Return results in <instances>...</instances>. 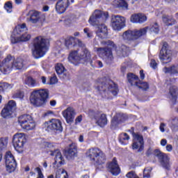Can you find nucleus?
Listing matches in <instances>:
<instances>
[{
	"label": "nucleus",
	"mask_w": 178,
	"mask_h": 178,
	"mask_svg": "<svg viewBox=\"0 0 178 178\" xmlns=\"http://www.w3.org/2000/svg\"><path fill=\"white\" fill-rule=\"evenodd\" d=\"M97 91H101L102 98L106 99H112V95L116 97L118 95V86L113 83L109 78H104L101 83H97Z\"/></svg>",
	"instance_id": "nucleus-1"
},
{
	"label": "nucleus",
	"mask_w": 178,
	"mask_h": 178,
	"mask_svg": "<svg viewBox=\"0 0 178 178\" xmlns=\"http://www.w3.org/2000/svg\"><path fill=\"white\" fill-rule=\"evenodd\" d=\"M149 30L152 33L158 34L159 33V26L158 24L154 23L150 27L143 28L140 30H128L123 33L122 38L126 41H134V40H138L140 37L147 34V30Z\"/></svg>",
	"instance_id": "nucleus-2"
},
{
	"label": "nucleus",
	"mask_w": 178,
	"mask_h": 178,
	"mask_svg": "<svg viewBox=\"0 0 178 178\" xmlns=\"http://www.w3.org/2000/svg\"><path fill=\"white\" fill-rule=\"evenodd\" d=\"M32 44L33 47L32 55L35 59H40L47 54L48 45H49V40L42 36H38L34 38Z\"/></svg>",
	"instance_id": "nucleus-3"
},
{
	"label": "nucleus",
	"mask_w": 178,
	"mask_h": 178,
	"mask_svg": "<svg viewBox=\"0 0 178 178\" xmlns=\"http://www.w3.org/2000/svg\"><path fill=\"white\" fill-rule=\"evenodd\" d=\"M68 60L72 65H79V62L81 63H90L92 66V60H91V53L86 48L82 49L81 53L79 54L77 51H72L70 53Z\"/></svg>",
	"instance_id": "nucleus-4"
},
{
	"label": "nucleus",
	"mask_w": 178,
	"mask_h": 178,
	"mask_svg": "<svg viewBox=\"0 0 178 178\" xmlns=\"http://www.w3.org/2000/svg\"><path fill=\"white\" fill-rule=\"evenodd\" d=\"M23 59L18 58L15 60L13 57L9 55L2 63H0V70L3 74H9L12 69L20 70L23 69Z\"/></svg>",
	"instance_id": "nucleus-5"
},
{
	"label": "nucleus",
	"mask_w": 178,
	"mask_h": 178,
	"mask_svg": "<svg viewBox=\"0 0 178 178\" xmlns=\"http://www.w3.org/2000/svg\"><path fill=\"white\" fill-rule=\"evenodd\" d=\"M49 97V90L48 89L35 90L31 94L30 102L33 106H45Z\"/></svg>",
	"instance_id": "nucleus-6"
},
{
	"label": "nucleus",
	"mask_w": 178,
	"mask_h": 178,
	"mask_svg": "<svg viewBox=\"0 0 178 178\" xmlns=\"http://www.w3.org/2000/svg\"><path fill=\"white\" fill-rule=\"evenodd\" d=\"M28 29L26 24H18L15 26L13 32L11 34V42L12 44H16L17 42H26L30 40L31 35L26 33Z\"/></svg>",
	"instance_id": "nucleus-7"
},
{
	"label": "nucleus",
	"mask_w": 178,
	"mask_h": 178,
	"mask_svg": "<svg viewBox=\"0 0 178 178\" xmlns=\"http://www.w3.org/2000/svg\"><path fill=\"white\" fill-rule=\"evenodd\" d=\"M103 45H106V47H96L95 49L99 58L105 60L106 63H111L113 60V54L111 48H115L116 45L113 42L108 40L106 42H102Z\"/></svg>",
	"instance_id": "nucleus-8"
},
{
	"label": "nucleus",
	"mask_w": 178,
	"mask_h": 178,
	"mask_svg": "<svg viewBox=\"0 0 178 178\" xmlns=\"http://www.w3.org/2000/svg\"><path fill=\"white\" fill-rule=\"evenodd\" d=\"M86 155L96 166L104 165L106 161V156H105L103 151L98 148L89 149Z\"/></svg>",
	"instance_id": "nucleus-9"
},
{
	"label": "nucleus",
	"mask_w": 178,
	"mask_h": 178,
	"mask_svg": "<svg viewBox=\"0 0 178 178\" xmlns=\"http://www.w3.org/2000/svg\"><path fill=\"white\" fill-rule=\"evenodd\" d=\"M27 143V137L24 133H17L13 136V145L15 149L20 154L23 152V147Z\"/></svg>",
	"instance_id": "nucleus-10"
},
{
	"label": "nucleus",
	"mask_w": 178,
	"mask_h": 178,
	"mask_svg": "<svg viewBox=\"0 0 178 178\" xmlns=\"http://www.w3.org/2000/svg\"><path fill=\"white\" fill-rule=\"evenodd\" d=\"M18 123L24 130L30 131L35 129V122L30 115L25 114L19 116Z\"/></svg>",
	"instance_id": "nucleus-11"
},
{
	"label": "nucleus",
	"mask_w": 178,
	"mask_h": 178,
	"mask_svg": "<svg viewBox=\"0 0 178 178\" xmlns=\"http://www.w3.org/2000/svg\"><path fill=\"white\" fill-rule=\"evenodd\" d=\"M172 50L169 49V44H168V42H164L159 54V59L161 63L166 64L172 62Z\"/></svg>",
	"instance_id": "nucleus-12"
},
{
	"label": "nucleus",
	"mask_w": 178,
	"mask_h": 178,
	"mask_svg": "<svg viewBox=\"0 0 178 178\" xmlns=\"http://www.w3.org/2000/svg\"><path fill=\"white\" fill-rule=\"evenodd\" d=\"M154 154L155 156L158 157V159L160 161L161 166L163 168V169H165L166 170H170V166H172L170 157L158 149L154 151Z\"/></svg>",
	"instance_id": "nucleus-13"
},
{
	"label": "nucleus",
	"mask_w": 178,
	"mask_h": 178,
	"mask_svg": "<svg viewBox=\"0 0 178 178\" xmlns=\"http://www.w3.org/2000/svg\"><path fill=\"white\" fill-rule=\"evenodd\" d=\"M44 129L47 131H63L62 121L58 119H51L49 122H46L43 124Z\"/></svg>",
	"instance_id": "nucleus-14"
},
{
	"label": "nucleus",
	"mask_w": 178,
	"mask_h": 178,
	"mask_svg": "<svg viewBox=\"0 0 178 178\" xmlns=\"http://www.w3.org/2000/svg\"><path fill=\"white\" fill-rule=\"evenodd\" d=\"M28 22L31 23H44L47 22L45 14H42L37 10H30L28 13Z\"/></svg>",
	"instance_id": "nucleus-15"
},
{
	"label": "nucleus",
	"mask_w": 178,
	"mask_h": 178,
	"mask_svg": "<svg viewBox=\"0 0 178 178\" xmlns=\"http://www.w3.org/2000/svg\"><path fill=\"white\" fill-rule=\"evenodd\" d=\"M5 162L6 170L8 173H12L16 170V166H17V163H16L15 156H13V154H12L10 152H7L6 153Z\"/></svg>",
	"instance_id": "nucleus-16"
},
{
	"label": "nucleus",
	"mask_w": 178,
	"mask_h": 178,
	"mask_svg": "<svg viewBox=\"0 0 178 178\" xmlns=\"http://www.w3.org/2000/svg\"><path fill=\"white\" fill-rule=\"evenodd\" d=\"M17 109L16 102L13 100H10L7 104L5 105L4 108L2 109L1 115L2 118H11L12 115L15 113Z\"/></svg>",
	"instance_id": "nucleus-17"
},
{
	"label": "nucleus",
	"mask_w": 178,
	"mask_h": 178,
	"mask_svg": "<svg viewBox=\"0 0 178 178\" xmlns=\"http://www.w3.org/2000/svg\"><path fill=\"white\" fill-rule=\"evenodd\" d=\"M109 17V14L108 12H103L99 10H95L92 16L89 19V22L97 23L103 20V22H106V19Z\"/></svg>",
	"instance_id": "nucleus-18"
},
{
	"label": "nucleus",
	"mask_w": 178,
	"mask_h": 178,
	"mask_svg": "<svg viewBox=\"0 0 178 178\" xmlns=\"http://www.w3.org/2000/svg\"><path fill=\"white\" fill-rule=\"evenodd\" d=\"M89 116H92L94 119L96 120V123L100 127H104V126L106 125L108 123V120L106 119V115L105 114H100L98 112L94 113L92 110L89 111Z\"/></svg>",
	"instance_id": "nucleus-19"
},
{
	"label": "nucleus",
	"mask_w": 178,
	"mask_h": 178,
	"mask_svg": "<svg viewBox=\"0 0 178 178\" xmlns=\"http://www.w3.org/2000/svg\"><path fill=\"white\" fill-rule=\"evenodd\" d=\"M134 143L132 144V149H138V152H141L144 149V138L143 136L135 134H134Z\"/></svg>",
	"instance_id": "nucleus-20"
},
{
	"label": "nucleus",
	"mask_w": 178,
	"mask_h": 178,
	"mask_svg": "<svg viewBox=\"0 0 178 178\" xmlns=\"http://www.w3.org/2000/svg\"><path fill=\"white\" fill-rule=\"evenodd\" d=\"M62 115L67 123H73L74 116H76V111H74L73 107H68L62 112Z\"/></svg>",
	"instance_id": "nucleus-21"
},
{
	"label": "nucleus",
	"mask_w": 178,
	"mask_h": 178,
	"mask_svg": "<svg viewBox=\"0 0 178 178\" xmlns=\"http://www.w3.org/2000/svg\"><path fill=\"white\" fill-rule=\"evenodd\" d=\"M51 156H55V165L58 166H61V165L65 164V159H63V156H62V153L59 149L51 150L50 152Z\"/></svg>",
	"instance_id": "nucleus-22"
},
{
	"label": "nucleus",
	"mask_w": 178,
	"mask_h": 178,
	"mask_svg": "<svg viewBox=\"0 0 178 178\" xmlns=\"http://www.w3.org/2000/svg\"><path fill=\"white\" fill-rule=\"evenodd\" d=\"M56 72L62 80H69V73L66 72V69H65V67L61 63H58L56 67Z\"/></svg>",
	"instance_id": "nucleus-23"
},
{
	"label": "nucleus",
	"mask_w": 178,
	"mask_h": 178,
	"mask_svg": "<svg viewBox=\"0 0 178 178\" xmlns=\"http://www.w3.org/2000/svg\"><path fill=\"white\" fill-rule=\"evenodd\" d=\"M108 170L111 172L113 176H118L120 174V168H119L116 158H113V161L108 163Z\"/></svg>",
	"instance_id": "nucleus-24"
},
{
	"label": "nucleus",
	"mask_w": 178,
	"mask_h": 178,
	"mask_svg": "<svg viewBox=\"0 0 178 178\" xmlns=\"http://www.w3.org/2000/svg\"><path fill=\"white\" fill-rule=\"evenodd\" d=\"M69 8V0H58L56 3V10L60 15L65 13L66 9Z\"/></svg>",
	"instance_id": "nucleus-25"
},
{
	"label": "nucleus",
	"mask_w": 178,
	"mask_h": 178,
	"mask_svg": "<svg viewBox=\"0 0 178 178\" xmlns=\"http://www.w3.org/2000/svg\"><path fill=\"white\" fill-rule=\"evenodd\" d=\"M147 19V15L143 13L132 14L130 17L131 23H145Z\"/></svg>",
	"instance_id": "nucleus-26"
},
{
	"label": "nucleus",
	"mask_w": 178,
	"mask_h": 178,
	"mask_svg": "<svg viewBox=\"0 0 178 178\" xmlns=\"http://www.w3.org/2000/svg\"><path fill=\"white\" fill-rule=\"evenodd\" d=\"M77 154V147L74 143L70 145V147L65 150V158L70 161V159H73L76 156Z\"/></svg>",
	"instance_id": "nucleus-27"
},
{
	"label": "nucleus",
	"mask_w": 178,
	"mask_h": 178,
	"mask_svg": "<svg viewBox=\"0 0 178 178\" xmlns=\"http://www.w3.org/2000/svg\"><path fill=\"white\" fill-rule=\"evenodd\" d=\"M126 119H127V115L122 113H116V115L112 119L111 126H113V127H116L118 124L122 123V122H124Z\"/></svg>",
	"instance_id": "nucleus-28"
},
{
	"label": "nucleus",
	"mask_w": 178,
	"mask_h": 178,
	"mask_svg": "<svg viewBox=\"0 0 178 178\" xmlns=\"http://www.w3.org/2000/svg\"><path fill=\"white\" fill-rule=\"evenodd\" d=\"M92 26L95 27L97 34H99V33L106 34L108 33V28L105 24H92Z\"/></svg>",
	"instance_id": "nucleus-29"
},
{
	"label": "nucleus",
	"mask_w": 178,
	"mask_h": 178,
	"mask_svg": "<svg viewBox=\"0 0 178 178\" xmlns=\"http://www.w3.org/2000/svg\"><path fill=\"white\" fill-rule=\"evenodd\" d=\"M178 90L176 86H171L170 88V99L171 100L172 104H176L177 99Z\"/></svg>",
	"instance_id": "nucleus-30"
},
{
	"label": "nucleus",
	"mask_w": 178,
	"mask_h": 178,
	"mask_svg": "<svg viewBox=\"0 0 178 178\" xmlns=\"http://www.w3.org/2000/svg\"><path fill=\"white\" fill-rule=\"evenodd\" d=\"M168 124L172 131H178V117H172L168 120Z\"/></svg>",
	"instance_id": "nucleus-31"
},
{
	"label": "nucleus",
	"mask_w": 178,
	"mask_h": 178,
	"mask_svg": "<svg viewBox=\"0 0 178 178\" xmlns=\"http://www.w3.org/2000/svg\"><path fill=\"white\" fill-rule=\"evenodd\" d=\"M8 147V138H0V162L2 161V151H5Z\"/></svg>",
	"instance_id": "nucleus-32"
},
{
	"label": "nucleus",
	"mask_w": 178,
	"mask_h": 178,
	"mask_svg": "<svg viewBox=\"0 0 178 178\" xmlns=\"http://www.w3.org/2000/svg\"><path fill=\"white\" fill-rule=\"evenodd\" d=\"M164 73H168L169 74H178V65H172L170 67H165L163 68Z\"/></svg>",
	"instance_id": "nucleus-33"
},
{
	"label": "nucleus",
	"mask_w": 178,
	"mask_h": 178,
	"mask_svg": "<svg viewBox=\"0 0 178 178\" xmlns=\"http://www.w3.org/2000/svg\"><path fill=\"white\" fill-rule=\"evenodd\" d=\"M127 80L128 82L131 83V86H136L138 83V81H140V80H138V76L134 75L132 73H129L127 74Z\"/></svg>",
	"instance_id": "nucleus-34"
},
{
	"label": "nucleus",
	"mask_w": 178,
	"mask_h": 178,
	"mask_svg": "<svg viewBox=\"0 0 178 178\" xmlns=\"http://www.w3.org/2000/svg\"><path fill=\"white\" fill-rule=\"evenodd\" d=\"M113 5L116 6L117 8H122V9H127L129 8V5L126 0H114L113 1Z\"/></svg>",
	"instance_id": "nucleus-35"
},
{
	"label": "nucleus",
	"mask_w": 178,
	"mask_h": 178,
	"mask_svg": "<svg viewBox=\"0 0 178 178\" xmlns=\"http://www.w3.org/2000/svg\"><path fill=\"white\" fill-rule=\"evenodd\" d=\"M111 23H126V18L121 15L111 16Z\"/></svg>",
	"instance_id": "nucleus-36"
},
{
	"label": "nucleus",
	"mask_w": 178,
	"mask_h": 178,
	"mask_svg": "<svg viewBox=\"0 0 178 178\" xmlns=\"http://www.w3.org/2000/svg\"><path fill=\"white\" fill-rule=\"evenodd\" d=\"M129 140L130 136L127 133H122L119 136V141L122 145H127Z\"/></svg>",
	"instance_id": "nucleus-37"
},
{
	"label": "nucleus",
	"mask_w": 178,
	"mask_h": 178,
	"mask_svg": "<svg viewBox=\"0 0 178 178\" xmlns=\"http://www.w3.org/2000/svg\"><path fill=\"white\" fill-rule=\"evenodd\" d=\"M76 38L74 37H70L65 40V44L66 48H72V47H74L76 45Z\"/></svg>",
	"instance_id": "nucleus-38"
},
{
	"label": "nucleus",
	"mask_w": 178,
	"mask_h": 178,
	"mask_svg": "<svg viewBox=\"0 0 178 178\" xmlns=\"http://www.w3.org/2000/svg\"><path fill=\"white\" fill-rule=\"evenodd\" d=\"M111 27L114 31H120L122 29H124V27H126V24L123 23H112Z\"/></svg>",
	"instance_id": "nucleus-39"
},
{
	"label": "nucleus",
	"mask_w": 178,
	"mask_h": 178,
	"mask_svg": "<svg viewBox=\"0 0 178 178\" xmlns=\"http://www.w3.org/2000/svg\"><path fill=\"white\" fill-rule=\"evenodd\" d=\"M136 87H138L142 91H147L149 88L148 83L143 82L141 81H138V83H136Z\"/></svg>",
	"instance_id": "nucleus-40"
},
{
	"label": "nucleus",
	"mask_w": 178,
	"mask_h": 178,
	"mask_svg": "<svg viewBox=\"0 0 178 178\" xmlns=\"http://www.w3.org/2000/svg\"><path fill=\"white\" fill-rule=\"evenodd\" d=\"M120 51L122 54V56H127L130 53V49H129V47L124 44H122L121 47H120Z\"/></svg>",
	"instance_id": "nucleus-41"
},
{
	"label": "nucleus",
	"mask_w": 178,
	"mask_h": 178,
	"mask_svg": "<svg viewBox=\"0 0 178 178\" xmlns=\"http://www.w3.org/2000/svg\"><path fill=\"white\" fill-rule=\"evenodd\" d=\"M162 20L163 23H175V22H176V20L173 19V17H172V15H163Z\"/></svg>",
	"instance_id": "nucleus-42"
},
{
	"label": "nucleus",
	"mask_w": 178,
	"mask_h": 178,
	"mask_svg": "<svg viewBox=\"0 0 178 178\" xmlns=\"http://www.w3.org/2000/svg\"><path fill=\"white\" fill-rule=\"evenodd\" d=\"M56 178H67V172L63 170H58L56 172Z\"/></svg>",
	"instance_id": "nucleus-43"
},
{
	"label": "nucleus",
	"mask_w": 178,
	"mask_h": 178,
	"mask_svg": "<svg viewBox=\"0 0 178 178\" xmlns=\"http://www.w3.org/2000/svg\"><path fill=\"white\" fill-rule=\"evenodd\" d=\"M25 83L29 87H34L35 86V80L31 76H28L25 80Z\"/></svg>",
	"instance_id": "nucleus-44"
},
{
	"label": "nucleus",
	"mask_w": 178,
	"mask_h": 178,
	"mask_svg": "<svg viewBox=\"0 0 178 178\" xmlns=\"http://www.w3.org/2000/svg\"><path fill=\"white\" fill-rule=\"evenodd\" d=\"M8 88H12L9 83L5 82L0 83V92H3V91L8 90Z\"/></svg>",
	"instance_id": "nucleus-45"
},
{
	"label": "nucleus",
	"mask_w": 178,
	"mask_h": 178,
	"mask_svg": "<svg viewBox=\"0 0 178 178\" xmlns=\"http://www.w3.org/2000/svg\"><path fill=\"white\" fill-rule=\"evenodd\" d=\"M151 172H152V168L147 167L143 170V177L149 178L151 177Z\"/></svg>",
	"instance_id": "nucleus-46"
},
{
	"label": "nucleus",
	"mask_w": 178,
	"mask_h": 178,
	"mask_svg": "<svg viewBox=\"0 0 178 178\" xmlns=\"http://www.w3.org/2000/svg\"><path fill=\"white\" fill-rule=\"evenodd\" d=\"M13 7L12 6V3L10 1H7L4 4V9H6L8 13H12V9Z\"/></svg>",
	"instance_id": "nucleus-47"
},
{
	"label": "nucleus",
	"mask_w": 178,
	"mask_h": 178,
	"mask_svg": "<svg viewBox=\"0 0 178 178\" xmlns=\"http://www.w3.org/2000/svg\"><path fill=\"white\" fill-rule=\"evenodd\" d=\"M83 33H84V34H86L87 38H92V37H93V33H92V31H91L90 30V29H88V28H85V29H83Z\"/></svg>",
	"instance_id": "nucleus-48"
},
{
	"label": "nucleus",
	"mask_w": 178,
	"mask_h": 178,
	"mask_svg": "<svg viewBox=\"0 0 178 178\" xmlns=\"http://www.w3.org/2000/svg\"><path fill=\"white\" fill-rule=\"evenodd\" d=\"M24 97V93L21 91H18L13 95V98H19V99H23Z\"/></svg>",
	"instance_id": "nucleus-49"
},
{
	"label": "nucleus",
	"mask_w": 178,
	"mask_h": 178,
	"mask_svg": "<svg viewBox=\"0 0 178 178\" xmlns=\"http://www.w3.org/2000/svg\"><path fill=\"white\" fill-rule=\"evenodd\" d=\"M137 177V175H136V172L131 171L127 174V178H136Z\"/></svg>",
	"instance_id": "nucleus-50"
},
{
	"label": "nucleus",
	"mask_w": 178,
	"mask_h": 178,
	"mask_svg": "<svg viewBox=\"0 0 178 178\" xmlns=\"http://www.w3.org/2000/svg\"><path fill=\"white\" fill-rule=\"evenodd\" d=\"M76 44L77 42L79 47H81V48H83V49H84V47H86V44L80 40L76 38Z\"/></svg>",
	"instance_id": "nucleus-51"
},
{
	"label": "nucleus",
	"mask_w": 178,
	"mask_h": 178,
	"mask_svg": "<svg viewBox=\"0 0 178 178\" xmlns=\"http://www.w3.org/2000/svg\"><path fill=\"white\" fill-rule=\"evenodd\" d=\"M56 83H58V78L56 77V76H53L50 79V84H56Z\"/></svg>",
	"instance_id": "nucleus-52"
},
{
	"label": "nucleus",
	"mask_w": 178,
	"mask_h": 178,
	"mask_svg": "<svg viewBox=\"0 0 178 178\" xmlns=\"http://www.w3.org/2000/svg\"><path fill=\"white\" fill-rule=\"evenodd\" d=\"M150 66L151 67H152V69H156L158 63H156V61H155V60H152L150 62Z\"/></svg>",
	"instance_id": "nucleus-53"
},
{
	"label": "nucleus",
	"mask_w": 178,
	"mask_h": 178,
	"mask_svg": "<svg viewBox=\"0 0 178 178\" xmlns=\"http://www.w3.org/2000/svg\"><path fill=\"white\" fill-rule=\"evenodd\" d=\"M165 127H166V124L161 122L159 127L161 133H165Z\"/></svg>",
	"instance_id": "nucleus-54"
},
{
	"label": "nucleus",
	"mask_w": 178,
	"mask_h": 178,
	"mask_svg": "<svg viewBox=\"0 0 178 178\" xmlns=\"http://www.w3.org/2000/svg\"><path fill=\"white\" fill-rule=\"evenodd\" d=\"M81 120H83V116L79 115L75 119V124H77V123H81Z\"/></svg>",
	"instance_id": "nucleus-55"
},
{
	"label": "nucleus",
	"mask_w": 178,
	"mask_h": 178,
	"mask_svg": "<svg viewBox=\"0 0 178 178\" xmlns=\"http://www.w3.org/2000/svg\"><path fill=\"white\" fill-rule=\"evenodd\" d=\"M165 149L166 151H168V152H172V151L173 150V146H172V145H167L165 147Z\"/></svg>",
	"instance_id": "nucleus-56"
},
{
	"label": "nucleus",
	"mask_w": 178,
	"mask_h": 178,
	"mask_svg": "<svg viewBox=\"0 0 178 178\" xmlns=\"http://www.w3.org/2000/svg\"><path fill=\"white\" fill-rule=\"evenodd\" d=\"M162 147H165V145H166V144H168V140L166 139H162L161 140V143H160Z\"/></svg>",
	"instance_id": "nucleus-57"
},
{
	"label": "nucleus",
	"mask_w": 178,
	"mask_h": 178,
	"mask_svg": "<svg viewBox=\"0 0 178 178\" xmlns=\"http://www.w3.org/2000/svg\"><path fill=\"white\" fill-rule=\"evenodd\" d=\"M140 75L141 80H144V79H145V74H144V70H142L140 71Z\"/></svg>",
	"instance_id": "nucleus-58"
},
{
	"label": "nucleus",
	"mask_w": 178,
	"mask_h": 178,
	"mask_svg": "<svg viewBox=\"0 0 178 178\" xmlns=\"http://www.w3.org/2000/svg\"><path fill=\"white\" fill-rule=\"evenodd\" d=\"M41 80L43 84H47V78L45 76H42Z\"/></svg>",
	"instance_id": "nucleus-59"
},
{
	"label": "nucleus",
	"mask_w": 178,
	"mask_h": 178,
	"mask_svg": "<svg viewBox=\"0 0 178 178\" xmlns=\"http://www.w3.org/2000/svg\"><path fill=\"white\" fill-rule=\"evenodd\" d=\"M50 105H51V106H55V105H56V101L51 100L50 101Z\"/></svg>",
	"instance_id": "nucleus-60"
},
{
	"label": "nucleus",
	"mask_w": 178,
	"mask_h": 178,
	"mask_svg": "<svg viewBox=\"0 0 178 178\" xmlns=\"http://www.w3.org/2000/svg\"><path fill=\"white\" fill-rule=\"evenodd\" d=\"M49 115H54V112L49 111L44 113L45 116H49Z\"/></svg>",
	"instance_id": "nucleus-61"
},
{
	"label": "nucleus",
	"mask_w": 178,
	"mask_h": 178,
	"mask_svg": "<svg viewBox=\"0 0 178 178\" xmlns=\"http://www.w3.org/2000/svg\"><path fill=\"white\" fill-rule=\"evenodd\" d=\"M79 143H83L84 141V136L81 135L79 138Z\"/></svg>",
	"instance_id": "nucleus-62"
},
{
	"label": "nucleus",
	"mask_w": 178,
	"mask_h": 178,
	"mask_svg": "<svg viewBox=\"0 0 178 178\" xmlns=\"http://www.w3.org/2000/svg\"><path fill=\"white\" fill-rule=\"evenodd\" d=\"M43 10L44 12H48V10H49V7L48 6H44L43 7Z\"/></svg>",
	"instance_id": "nucleus-63"
},
{
	"label": "nucleus",
	"mask_w": 178,
	"mask_h": 178,
	"mask_svg": "<svg viewBox=\"0 0 178 178\" xmlns=\"http://www.w3.org/2000/svg\"><path fill=\"white\" fill-rule=\"evenodd\" d=\"M97 63L99 67H102L103 65H102V61L97 60Z\"/></svg>",
	"instance_id": "nucleus-64"
}]
</instances>
